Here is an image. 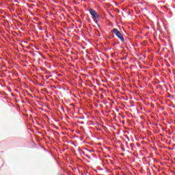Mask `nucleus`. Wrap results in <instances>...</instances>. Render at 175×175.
<instances>
[{
    "label": "nucleus",
    "mask_w": 175,
    "mask_h": 175,
    "mask_svg": "<svg viewBox=\"0 0 175 175\" xmlns=\"http://www.w3.org/2000/svg\"><path fill=\"white\" fill-rule=\"evenodd\" d=\"M55 133H57V134H58V132H57V131H55Z\"/></svg>",
    "instance_id": "3"
},
{
    "label": "nucleus",
    "mask_w": 175,
    "mask_h": 175,
    "mask_svg": "<svg viewBox=\"0 0 175 175\" xmlns=\"http://www.w3.org/2000/svg\"><path fill=\"white\" fill-rule=\"evenodd\" d=\"M131 146H133V144H131Z\"/></svg>",
    "instance_id": "4"
},
{
    "label": "nucleus",
    "mask_w": 175,
    "mask_h": 175,
    "mask_svg": "<svg viewBox=\"0 0 175 175\" xmlns=\"http://www.w3.org/2000/svg\"><path fill=\"white\" fill-rule=\"evenodd\" d=\"M112 32H113V33L116 35L117 38H118V39H120L121 42H125V39H124V36H122V33H121V32H120V31H118L117 29H113L112 30Z\"/></svg>",
    "instance_id": "1"
},
{
    "label": "nucleus",
    "mask_w": 175,
    "mask_h": 175,
    "mask_svg": "<svg viewBox=\"0 0 175 175\" xmlns=\"http://www.w3.org/2000/svg\"><path fill=\"white\" fill-rule=\"evenodd\" d=\"M89 12L93 20H98L99 18V14L94 9H90Z\"/></svg>",
    "instance_id": "2"
}]
</instances>
